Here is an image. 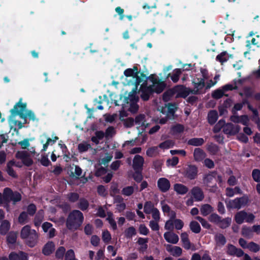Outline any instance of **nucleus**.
<instances>
[{
	"mask_svg": "<svg viewBox=\"0 0 260 260\" xmlns=\"http://www.w3.org/2000/svg\"><path fill=\"white\" fill-rule=\"evenodd\" d=\"M84 217L82 213L77 210L70 213L67 220V226L71 230H76L82 224Z\"/></svg>",
	"mask_w": 260,
	"mask_h": 260,
	"instance_id": "obj_1",
	"label": "nucleus"
},
{
	"mask_svg": "<svg viewBox=\"0 0 260 260\" xmlns=\"http://www.w3.org/2000/svg\"><path fill=\"white\" fill-rule=\"evenodd\" d=\"M21 237L25 240L26 243L31 247L36 245L38 242V235L36 231L31 230L29 226H24L21 230Z\"/></svg>",
	"mask_w": 260,
	"mask_h": 260,
	"instance_id": "obj_2",
	"label": "nucleus"
},
{
	"mask_svg": "<svg viewBox=\"0 0 260 260\" xmlns=\"http://www.w3.org/2000/svg\"><path fill=\"white\" fill-rule=\"evenodd\" d=\"M144 162V159L142 156L136 154L134 156L132 165L134 171L133 179H143L142 171Z\"/></svg>",
	"mask_w": 260,
	"mask_h": 260,
	"instance_id": "obj_3",
	"label": "nucleus"
},
{
	"mask_svg": "<svg viewBox=\"0 0 260 260\" xmlns=\"http://www.w3.org/2000/svg\"><path fill=\"white\" fill-rule=\"evenodd\" d=\"M22 99L20 98L17 103L14 106L13 109L10 110L11 115L10 117L11 118L15 117L16 116L19 115V117L25 120L27 117V110L26 111V113H24L23 112L25 110L27 104L26 103H22Z\"/></svg>",
	"mask_w": 260,
	"mask_h": 260,
	"instance_id": "obj_4",
	"label": "nucleus"
},
{
	"mask_svg": "<svg viewBox=\"0 0 260 260\" xmlns=\"http://www.w3.org/2000/svg\"><path fill=\"white\" fill-rule=\"evenodd\" d=\"M177 105L175 103H170L162 106L159 110L160 113L168 116V118L174 120L175 113L177 110Z\"/></svg>",
	"mask_w": 260,
	"mask_h": 260,
	"instance_id": "obj_5",
	"label": "nucleus"
},
{
	"mask_svg": "<svg viewBox=\"0 0 260 260\" xmlns=\"http://www.w3.org/2000/svg\"><path fill=\"white\" fill-rule=\"evenodd\" d=\"M140 97L143 101H147L154 93L152 86H148L147 83H143L140 86Z\"/></svg>",
	"mask_w": 260,
	"mask_h": 260,
	"instance_id": "obj_6",
	"label": "nucleus"
},
{
	"mask_svg": "<svg viewBox=\"0 0 260 260\" xmlns=\"http://www.w3.org/2000/svg\"><path fill=\"white\" fill-rule=\"evenodd\" d=\"M175 89L176 90V93H177L176 98L185 99L190 93L194 94H198V90L191 89L183 85L177 86L175 87Z\"/></svg>",
	"mask_w": 260,
	"mask_h": 260,
	"instance_id": "obj_7",
	"label": "nucleus"
},
{
	"mask_svg": "<svg viewBox=\"0 0 260 260\" xmlns=\"http://www.w3.org/2000/svg\"><path fill=\"white\" fill-rule=\"evenodd\" d=\"M15 156L17 159H21L22 163L27 167H29L33 164V160L29 154L26 151H17Z\"/></svg>",
	"mask_w": 260,
	"mask_h": 260,
	"instance_id": "obj_8",
	"label": "nucleus"
},
{
	"mask_svg": "<svg viewBox=\"0 0 260 260\" xmlns=\"http://www.w3.org/2000/svg\"><path fill=\"white\" fill-rule=\"evenodd\" d=\"M248 202L247 198L242 197L240 198H237L235 200L229 202V204L232 208L240 209L242 206L246 204Z\"/></svg>",
	"mask_w": 260,
	"mask_h": 260,
	"instance_id": "obj_9",
	"label": "nucleus"
},
{
	"mask_svg": "<svg viewBox=\"0 0 260 260\" xmlns=\"http://www.w3.org/2000/svg\"><path fill=\"white\" fill-rule=\"evenodd\" d=\"M240 131V126L237 125L235 126L231 123H228L224 126L223 131L224 134L230 135H235L239 133Z\"/></svg>",
	"mask_w": 260,
	"mask_h": 260,
	"instance_id": "obj_10",
	"label": "nucleus"
},
{
	"mask_svg": "<svg viewBox=\"0 0 260 260\" xmlns=\"http://www.w3.org/2000/svg\"><path fill=\"white\" fill-rule=\"evenodd\" d=\"M226 247V253L230 255L241 257L244 254V252L242 249L236 247L233 245L228 244Z\"/></svg>",
	"mask_w": 260,
	"mask_h": 260,
	"instance_id": "obj_11",
	"label": "nucleus"
},
{
	"mask_svg": "<svg viewBox=\"0 0 260 260\" xmlns=\"http://www.w3.org/2000/svg\"><path fill=\"white\" fill-rule=\"evenodd\" d=\"M166 247L167 250L173 256L179 257L182 254V250L180 247L167 244L166 245Z\"/></svg>",
	"mask_w": 260,
	"mask_h": 260,
	"instance_id": "obj_12",
	"label": "nucleus"
},
{
	"mask_svg": "<svg viewBox=\"0 0 260 260\" xmlns=\"http://www.w3.org/2000/svg\"><path fill=\"white\" fill-rule=\"evenodd\" d=\"M198 168L194 165H189L185 170L186 176L188 179H194L198 174Z\"/></svg>",
	"mask_w": 260,
	"mask_h": 260,
	"instance_id": "obj_13",
	"label": "nucleus"
},
{
	"mask_svg": "<svg viewBox=\"0 0 260 260\" xmlns=\"http://www.w3.org/2000/svg\"><path fill=\"white\" fill-rule=\"evenodd\" d=\"M164 236L166 241L171 244H175L179 241L178 236L171 232H166Z\"/></svg>",
	"mask_w": 260,
	"mask_h": 260,
	"instance_id": "obj_14",
	"label": "nucleus"
},
{
	"mask_svg": "<svg viewBox=\"0 0 260 260\" xmlns=\"http://www.w3.org/2000/svg\"><path fill=\"white\" fill-rule=\"evenodd\" d=\"M150 86H152L153 93L159 94L161 93L165 89L166 87V83L165 81L159 80V81L156 82L155 85L154 84Z\"/></svg>",
	"mask_w": 260,
	"mask_h": 260,
	"instance_id": "obj_15",
	"label": "nucleus"
},
{
	"mask_svg": "<svg viewBox=\"0 0 260 260\" xmlns=\"http://www.w3.org/2000/svg\"><path fill=\"white\" fill-rule=\"evenodd\" d=\"M10 260H28L27 255L22 251L12 252L9 255Z\"/></svg>",
	"mask_w": 260,
	"mask_h": 260,
	"instance_id": "obj_16",
	"label": "nucleus"
},
{
	"mask_svg": "<svg viewBox=\"0 0 260 260\" xmlns=\"http://www.w3.org/2000/svg\"><path fill=\"white\" fill-rule=\"evenodd\" d=\"M206 156V153L200 148H196L193 151V157L197 161H202Z\"/></svg>",
	"mask_w": 260,
	"mask_h": 260,
	"instance_id": "obj_17",
	"label": "nucleus"
},
{
	"mask_svg": "<svg viewBox=\"0 0 260 260\" xmlns=\"http://www.w3.org/2000/svg\"><path fill=\"white\" fill-rule=\"evenodd\" d=\"M191 194L197 201H201L203 200L204 196L202 190L198 187H193L191 190Z\"/></svg>",
	"mask_w": 260,
	"mask_h": 260,
	"instance_id": "obj_18",
	"label": "nucleus"
},
{
	"mask_svg": "<svg viewBox=\"0 0 260 260\" xmlns=\"http://www.w3.org/2000/svg\"><path fill=\"white\" fill-rule=\"evenodd\" d=\"M230 58H232V54H228L226 51H222L216 57V60L219 61L221 64L226 62Z\"/></svg>",
	"mask_w": 260,
	"mask_h": 260,
	"instance_id": "obj_19",
	"label": "nucleus"
},
{
	"mask_svg": "<svg viewBox=\"0 0 260 260\" xmlns=\"http://www.w3.org/2000/svg\"><path fill=\"white\" fill-rule=\"evenodd\" d=\"M218 118V113L215 110H210L208 114V122L213 125L215 123Z\"/></svg>",
	"mask_w": 260,
	"mask_h": 260,
	"instance_id": "obj_20",
	"label": "nucleus"
},
{
	"mask_svg": "<svg viewBox=\"0 0 260 260\" xmlns=\"http://www.w3.org/2000/svg\"><path fill=\"white\" fill-rule=\"evenodd\" d=\"M205 140L202 138H193L188 140V145L193 146H201L204 144Z\"/></svg>",
	"mask_w": 260,
	"mask_h": 260,
	"instance_id": "obj_21",
	"label": "nucleus"
},
{
	"mask_svg": "<svg viewBox=\"0 0 260 260\" xmlns=\"http://www.w3.org/2000/svg\"><path fill=\"white\" fill-rule=\"evenodd\" d=\"M157 185L162 192L167 191L170 187V183L168 180H158Z\"/></svg>",
	"mask_w": 260,
	"mask_h": 260,
	"instance_id": "obj_22",
	"label": "nucleus"
},
{
	"mask_svg": "<svg viewBox=\"0 0 260 260\" xmlns=\"http://www.w3.org/2000/svg\"><path fill=\"white\" fill-rule=\"evenodd\" d=\"M54 244L52 242H49L47 243L44 246L42 252L44 254L48 255L54 250Z\"/></svg>",
	"mask_w": 260,
	"mask_h": 260,
	"instance_id": "obj_23",
	"label": "nucleus"
},
{
	"mask_svg": "<svg viewBox=\"0 0 260 260\" xmlns=\"http://www.w3.org/2000/svg\"><path fill=\"white\" fill-rule=\"evenodd\" d=\"M176 93V90L175 88H171L166 90L162 94V100L164 102H168L170 101L174 94Z\"/></svg>",
	"mask_w": 260,
	"mask_h": 260,
	"instance_id": "obj_24",
	"label": "nucleus"
},
{
	"mask_svg": "<svg viewBox=\"0 0 260 260\" xmlns=\"http://www.w3.org/2000/svg\"><path fill=\"white\" fill-rule=\"evenodd\" d=\"M133 93L130 92L128 96L125 97L124 102L126 104H130L132 103H138L139 101V97L136 94V91L133 90Z\"/></svg>",
	"mask_w": 260,
	"mask_h": 260,
	"instance_id": "obj_25",
	"label": "nucleus"
},
{
	"mask_svg": "<svg viewBox=\"0 0 260 260\" xmlns=\"http://www.w3.org/2000/svg\"><path fill=\"white\" fill-rule=\"evenodd\" d=\"M246 212L244 211H241L237 213L235 216V221L238 224L242 223L244 220L246 221Z\"/></svg>",
	"mask_w": 260,
	"mask_h": 260,
	"instance_id": "obj_26",
	"label": "nucleus"
},
{
	"mask_svg": "<svg viewBox=\"0 0 260 260\" xmlns=\"http://www.w3.org/2000/svg\"><path fill=\"white\" fill-rule=\"evenodd\" d=\"M148 239L147 238H139L138 240L137 243L140 245V248H139V250L140 252H144L147 249L148 246L147 243Z\"/></svg>",
	"mask_w": 260,
	"mask_h": 260,
	"instance_id": "obj_27",
	"label": "nucleus"
},
{
	"mask_svg": "<svg viewBox=\"0 0 260 260\" xmlns=\"http://www.w3.org/2000/svg\"><path fill=\"white\" fill-rule=\"evenodd\" d=\"M10 223L7 220H4L2 222L0 225V234L5 235L9 230Z\"/></svg>",
	"mask_w": 260,
	"mask_h": 260,
	"instance_id": "obj_28",
	"label": "nucleus"
},
{
	"mask_svg": "<svg viewBox=\"0 0 260 260\" xmlns=\"http://www.w3.org/2000/svg\"><path fill=\"white\" fill-rule=\"evenodd\" d=\"M207 150L211 154L215 155L219 152V147L217 145L210 143L207 145Z\"/></svg>",
	"mask_w": 260,
	"mask_h": 260,
	"instance_id": "obj_29",
	"label": "nucleus"
},
{
	"mask_svg": "<svg viewBox=\"0 0 260 260\" xmlns=\"http://www.w3.org/2000/svg\"><path fill=\"white\" fill-rule=\"evenodd\" d=\"M181 239L183 243L184 247L186 249L190 248V243L188 239V234L184 232L181 234Z\"/></svg>",
	"mask_w": 260,
	"mask_h": 260,
	"instance_id": "obj_30",
	"label": "nucleus"
},
{
	"mask_svg": "<svg viewBox=\"0 0 260 260\" xmlns=\"http://www.w3.org/2000/svg\"><path fill=\"white\" fill-rule=\"evenodd\" d=\"M175 145L174 141L172 140H167L163 142L160 143L158 147L162 149H167L170 148H172Z\"/></svg>",
	"mask_w": 260,
	"mask_h": 260,
	"instance_id": "obj_31",
	"label": "nucleus"
},
{
	"mask_svg": "<svg viewBox=\"0 0 260 260\" xmlns=\"http://www.w3.org/2000/svg\"><path fill=\"white\" fill-rule=\"evenodd\" d=\"M213 210V208L209 204H204L201 206V213L203 216H207Z\"/></svg>",
	"mask_w": 260,
	"mask_h": 260,
	"instance_id": "obj_32",
	"label": "nucleus"
},
{
	"mask_svg": "<svg viewBox=\"0 0 260 260\" xmlns=\"http://www.w3.org/2000/svg\"><path fill=\"white\" fill-rule=\"evenodd\" d=\"M223 95L228 96V94L224 93L223 91L221 88L215 90L212 93V97L216 100H218L221 98Z\"/></svg>",
	"mask_w": 260,
	"mask_h": 260,
	"instance_id": "obj_33",
	"label": "nucleus"
},
{
	"mask_svg": "<svg viewBox=\"0 0 260 260\" xmlns=\"http://www.w3.org/2000/svg\"><path fill=\"white\" fill-rule=\"evenodd\" d=\"M182 72L180 69H176L174 70V72L172 75L170 74H168V77H170L171 80L174 83H176L179 79V76L181 75Z\"/></svg>",
	"mask_w": 260,
	"mask_h": 260,
	"instance_id": "obj_34",
	"label": "nucleus"
},
{
	"mask_svg": "<svg viewBox=\"0 0 260 260\" xmlns=\"http://www.w3.org/2000/svg\"><path fill=\"white\" fill-rule=\"evenodd\" d=\"M215 240L216 244L219 246H223L226 243V239L225 237L220 233H217L215 234Z\"/></svg>",
	"mask_w": 260,
	"mask_h": 260,
	"instance_id": "obj_35",
	"label": "nucleus"
},
{
	"mask_svg": "<svg viewBox=\"0 0 260 260\" xmlns=\"http://www.w3.org/2000/svg\"><path fill=\"white\" fill-rule=\"evenodd\" d=\"M174 190L179 194H184L188 191V188L181 184H176L174 185Z\"/></svg>",
	"mask_w": 260,
	"mask_h": 260,
	"instance_id": "obj_36",
	"label": "nucleus"
},
{
	"mask_svg": "<svg viewBox=\"0 0 260 260\" xmlns=\"http://www.w3.org/2000/svg\"><path fill=\"white\" fill-rule=\"evenodd\" d=\"M44 218V212L43 210H40L36 215L34 223L36 226H39L42 222Z\"/></svg>",
	"mask_w": 260,
	"mask_h": 260,
	"instance_id": "obj_37",
	"label": "nucleus"
},
{
	"mask_svg": "<svg viewBox=\"0 0 260 260\" xmlns=\"http://www.w3.org/2000/svg\"><path fill=\"white\" fill-rule=\"evenodd\" d=\"M232 221V219L231 218L228 217L224 219H220V221L219 223L218 224L219 226L221 229H225L229 227Z\"/></svg>",
	"mask_w": 260,
	"mask_h": 260,
	"instance_id": "obj_38",
	"label": "nucleus"
},
{
	"mask_svg": "<svg viewBox=\"0 0 260 260\" xmlns=\"http://www.w3.org/2000/svg\"><path fill=\"white\" fill-rule=\"evenodd\" d=\"M82 170L81 169V168L78 166H76L75 168V172L74 173H72L73 175L74 176L75 175V179H92L91 177H85L84 176L79 177L82 174Z\"/></svg>",
	"mask_w": 260,
	"mask_h": 260,
	"instance_id": "obj_39",
	"label": "nucleus"
},
{
	"mask_svg": "<svg viewBox=\"0 0 260 260\" xmlns=\"http://www.w3.org/2000/svg\"><path fill=\"white\" fill-rule=\"evenodd\" d=\"M14 192L9 188H6L4 190V199L7 203L11 201V199Z\"/></svg>",
	"mask_w": 260,
	"mask_h": 260,
	"instance_id": "obj_40",
	"label": "nucleus"
},
{
	"mask_svg": "<svg viewBox=\"0 0 260 260\" xmlns=\"http://www.w3.org/2000/svg\"><path fill=\"white\" fill-rule=\"evenodd\" d=\"M190 229L194 233H199L201 231V227L199 223L195 221H192L189 224Z\"/></svg>",
	"mask_w": 260,
	"mask_h": 260,
	"instance_id": "obj_41",
	"label": "nucleus"
},
{
	"mask_svg": "<svg viewBox=\"0 0 260 260\" xmlns=\"http://www.w3.org/2000/svg\"><path fill=\"white\" fill-rule=\"evenodd\" d=\"M155 209L153 204L150 202H147L144 205V210L146 214H151Z\"/></svg>",
	"mask_w": 260,
	"mask_h": 260,
	"instance_id": "obj_42",
	"label": "nucleus"
},
{
	"mask_svg": "<svg viewBox=\"0 0 260 260\" xmlns=\"http://www.w3.org/2000/svg\"><path fill=\"white\" fill-rule=\"evenodd\" d=\"M242 235L247 238H250L253 236L252 230L251 228L244 226L241 231Z\"/></svg>",
	"mask_w": 260,
	"mask_h": 260,
	"instance_id": "obj_43",
	"label": "nucleus"
},
{
	"mask_svg": "<svg viewBox=\"0 0 260 260\" xmlns=\"http://www.w3.org/2000/svg\"><path fill=\"white\" fill-rule=\"evenodd\" d=\"M66 253L65 248L63 246H60L57 249L55 252V256L57 258L62 259L63 256H65Z\"/></svg>",
	"mask_w": 260,
	"mask_h": 260,
	"instance_id": "obj_44",
	"label": "nucleus"
},
{
	"mask_svg": "<svg viewBox=\"0 0 260 260\" xmlns=\"http://www.w3.org/2000/svg\"><path fill=\"white\" fill-rule=\"evenodd\" d=\"M198 82H196L193 81L192 82L194 84V86L195 88H197L196 90H198V91L199 89H202L205 86V81L203 78H197Z\"/></svg>",
	"mask_w": 260,
	"mask_h": 260,
	"instance_id": "obj_45",
	"label": "nucleus"
},
{
	"mask_svg": "<svg viewBox=\"0 0 260 260\" xmlns=\"http://www.w3.org/2000/svg\"><path fill=\"white\" fill-rule=\"evenodd\" d=\"M107 220L108 221L111 226L114 230L117 229L116 223L113 218L112 213L110 212L108 213V217L107 218Z\"/></svg>",
	"mask_w": 260,
	"mask_h": 260,
	"instance_id": "obj_46",
	"label": "nucleus"
},
{
	"mask_svg": "<svg viewBox=\"0 0 260 260\" xmlns=\"http://www.w3.org/2000/svg\"><path fill=\"white\" fill-rule=\"evenodd\" d=\"M125 236L127 238H131L133 236L136 235V230L133 226L127 228L125 231Z\"/></svg>",
	"mask_w": 260,
	"mask_h": 260,
	"instance_id": "obj_47",
	"label": "nucleus"
},
{
	"mask_svg": "<svg viewBox=\"0 0 260 260\" xmlns=\"http://www.w3.org/2000/svg\"><path fill=\"white\" fill-rule=\"evenodd\" d=\"M89 206V203L87 200L85 199H80L78 203L79 208L84 211L86 210Z\"/></svg>",
	"mask_w": 260,
	"mask_h": 260,
	"instance_id": "obj_48",
	"label": "nucleus"
},
{
	"mask_svg": "<svg viewBox=\"0 0 260 260\" xmlns=\"http://www.w3.org/2000/svg\"><path fill=\"white\" fill-rule=\"evenodd\" d=\"M90 147V145L89 144L81 143L78 144V149L79 152L83 153L87 151Z\"/></svg>",
	"mask_w": 260,
	"mask_h": 260,
	"instance_id": "obj_49",
	"label": "nucleus"
},
{
	"mask_svg": "<svg viewBox=\"0 0 260 260\" xmlns=\"http://www.w3.org/2000/svg\"><path fill=\"white\" fill-rule=\"evenodd\" d=\"M247 248L252 252H257L260 250V246L253 242H250L248 243Z\"/></svg>",
	"mask_w": 260,
	"mask_h": 260,
	"instance_id": "obj_50",
	"label": "nucleus"
},
{
	"mask_svg": "<svg viewBox=\"0 0 260 260\" xmlns=\"http://www.w3.org/2000/svg\"><path fill=\"white\" fill-rule=\"evenodd\" d=\"M123 121V124L125 127L129 128L134 125V119L132 117H128L126 119H121Z\"/></svg>",
	"mask_w": 260,
	"mask_h": 260,
	"instance_id": "obj_51",
	"label": "nucleus"
},
{
	"mask_svg": "<svg viewBox=\"0 0 260 260\" xmlns=\"http://www.w3.org/2000/svg\"><path fill=\"white\" fill-rule=\"evenodd\" d=\"M184 127L180 124H177L171 127V131L174 133H181L184 131Z\"/></svg>",
	"mask_w": 260,
	"mask_h": 260,
	"instance_id": "obj_52",
	"label": "nucleus"
},
{
	"mask_svg": "<svg viewBox=\"0 0 260 260\" xmlns=\"http://www.w3.org/2000/svg\"><path fill=\"white\" fill-rule=\"evenodd\" d=\"M146 155L149 157H153L157 153V147H151L147 149L146 150Z\"/></svg>",
	"mask_w": 260,
	"mask_h": 260,
	"instance_id": "obj_53",
	"label": "nucleus"
},
{
	"mask_svg": "<svg viewBox=\"0 0 260 260\" xmlns=\"http://www.w3.org/2000/svg\"><path fill=\"white\" fill-rule=\"evenodd\" d=\"M14 164V162L11 161H9L7 165L6 171L7 173L13 177H15V173L12 167V166Z\"/></svg>",
	"mask_w": 260,
	"mask_h": 260,
	"instance_id": "obj_54",
	"label": "nucleus"
},
{
	"mask_svg": "<svg viewBox=\"0 0 260 260\" xmlns=\"http://www.w3.org/2000/svg\"><path fill=\"white\" fill-rule=\"evenodd\" d=\"M65 260H78L75 258V253L73 250H68L65 254Z\"/></svg>",
	"mask_w": 260,
	"mask_h": 260,
	"instance_id": "obj_55",
	"label": "nucleus"
},
{
	"mask_svg": "<svg viewBox=\"0 0 260 260\" xmlns=\"http://www.w3.org/2000/svg\"><path fill=\"white\" fill-rule=\"evenodd\" d=\"M221 217L216 213L211 214L209 217L210 221L218 224L220 221Z\"/></svg>",
	"mask_w": 260,
	"mask_h": 260,
	"instance_id": "obj_56",
	"label": "nucleus"
},
{
	"mask_svg": "<svg viewBox=\"0 0 260 260\" xmlns=\"http://www.w3.org/2000/svg\"><path fill=\"white\" fill-rule=\"evenodd\" d=\"M102 239L103 241L106 243H108L111 240V236L108 231L105 230L103 232Z\"/></svg>",
	"mask_w": 260,
	"mask_h": 260,
	"instance_id": "obj_57",
	"label": "nucleus"
},
{
	"mask_svg": "<svg viewBox=\"0 0 260 260\" xmlns=\"http://www.w3.org/2000/svg\"><path fill=\"white\" fill-rule=\"evenodd\" d=\"M134 189L133 186H127L123 188L122 193L126 196H129L134 192Z\"/></svg>",
	"mask_w": 260,
	"mask_h": 260,
	"instance_id": "obj_58",
	"label": "nucleus"
},
{
	"mask_svg": "<svg viewBox=\"0 0 260 260\" xmlns=\"http://www.w3.org/2000/svg\"><path fill=\"white\" fill-rule=\"evenodd\" d=\"M145 116L144 114H140L137 115L134 119V122L136 124L142 125L143 124V121H144Z\"/></svg>",
	"mask_w": 260,
	"mask_h": 260,
	"instance_id": "obj_59",
	"label": "nucleus"
},
{
	"mask_svg": "<svg viewBox=\"0 0 260 260\" xmlns=\"http://www.w3.org/2000/svg\"><path fill=\"white\" fill-rule=\"evenodd\" d=\"M196 219H197L200 223H201L202 225L206 228V229H210V224L207 221H206L205 219L203 218L202 217L200 216H197L196 217Z\"/></svg>",
	"mask_w": 260,
	"mask_h": 260,
	"instance_id": "obj_60",
	"label": "nucleus"
},
{
	"mask_svg": "<svg viewBox=\"0 0 260 260\" xmlns=\"http://www.w3.org/2000/svg\"><path fill=\"white\" fill-rule=\"evenodd\" d=\"M203 164L208 169H212L214 167V163L210 158H205Z\"/></svg>",
	"mask_w": 260,
	"mask_h": 260,
	"instance_id": "obj_61",
	"label": "nucleus"
},
{
	"mask_svg": "<svg viewBox=\"0 0 260 260\" xmlns=\"http://www.w3.org/2000/svg\"><path fill=\"white\" fill-rule=\"evenodd\" d=\"M223 91V92L228 91H232L234 89H237L238 87L235 85L234 86L232 84H228L223 85L221 87Z\"/></svg>",
	"mask_w": 260,
	"mask_h": 260,
	"instance_id": "obj_62",
	"label": "nucleus"
},
{
	"mask_svg": "<svg viewBox=\"0 0 260 260\" xmlns=\"http://www.w3.org/2000/svg\"><path fill=\"white\" fill-rule=\"evenodd\" d=\"M27 214L23 212H22L19 216L18 221L21 224H24L27 221Z\"/></svg>",
	"mask_w": 260,
	"mask_h": 260,
	"instance_id": "obj_63",
	"label": "nucleus"
},
{
	"mask_svg": "<svg viewBox=\"0 0 260 260\" xmlns=\"http://www.w3.org/2000/svg\"><path fill=\"white\" fill-rule=\"evenodd\" d=\"M21 199V196L20 194L18 192H15L12 196L11 201H12L13 204H15L16 202L20 201Z\"/></svg>",
	"mask_w": 260,
	"mask_h": 260,
	"instance_id": "obj_64",
	"label": "nucleus"
}]
</instances>
